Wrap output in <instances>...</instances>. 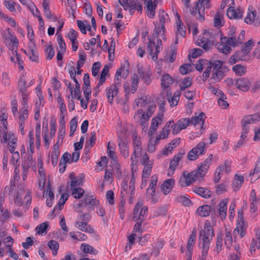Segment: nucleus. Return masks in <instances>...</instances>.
I'll return each instance as SVG.
<instances>
[{
  "instance_id": "obj_1",
  "label": "nucleus",
  "mask_w": 260,
  "mask_h": 260,
  "mask_svg": "<svg viewBox=\"0 0 260 260\" xmlns=\"http://www.w3.org/2000/svg\"><path fill=\"white\" fill-rule=\"evenodd\" d=\"M212 160V154H210L196 170L190 172L186 176L184 171L183 172L184 177L180 178L179 182V185L181 187L187 186L190 185L191 182L197 180L199 177L203 178L208 170Z\"/></svg>"
},
{
  "instance_id": "obj_2",
  "label": "nucleus",
  "mask_w": 260,
  "mask_h": 260,
  "mask_svg": "<svg viewBox=\"0 0 260 260\" xmlns=\"http://www.w3.org/2000/svg\"><path fill=\"white\" fill-rule=\"evenodd\" d=\"M214 236V229L208 220H206L204 224V229L201 230L199 234V240L203 242L202 249L205 255L208 252L210 243Z\"/></svg>"
},
{
  "instance_id": "obj_3",
  "label": "nucleus",
  "mask_w": 260,
  "mask_h": 260,
  "mask_svg": "<svg viewBox=\"0 0 260 260\" xmlns=\"http://www.w3.org/2000/svg\"><path fill=\"white\" fill-rule=\"evenodd\" d=\"M118 147L120 154L124 158H127L129 156V150L128 143V141L126 138H125V135H122V134L118 135Z\"/></svg>"
},
{
  "instance_id": "obj_4",
  "label": "nucleus",
  "mask_w": 260,
  "mask_h": 260,
  "mask_svg": "<svg viewBox=\"0 0 260 260\" xmlns=\"http://www.w3.org/2000/svg\"><path fill=\"white\" fill-rule=\"evenodd\" d=\"M205 143H199L195 147L193 148L187 154V158L190 160H195L199 155L203 154L205 150Z\"/></svg>"
},
{
  "instance_id": "obj_5",
  "label": "nucleus",
  "mask_w": 260,
  "mask_h": 260,
  "mask_svg": "<svg viewBox=\"0 0 260 260\" xmlns=\"http://www.w3.org/2000/svg\"><path fill=\"white\" fill-rule=\"evenodd\" d=\"M210 0H198L195 3V6L198 7L200 5V9L199 10V17L197 19L202 22L205 20V10L209 9L210 7Z\"/></svg>"
},
{
  "instance_id": "obj_6",
  "label": "nucleus",
  "mask_w": 260,
  "mask_h": 260,
  "mask_svg": "<svg viewBox=\"0 0 260 260\" xmlns=\"http://www.w3.org/2000/svg\"><path fill=\"white\" fill-rule=\"evenodd\" d=\"M185 152L184 149H181L179 152L175 154L170 161L169 170L173 174L175 170L178 166L179 161L183 158Z\"/></svg>"
},
{
  "instance_id": "obj_7",
  "label": "nucleus",
  "mask_w": 260,
  "mask_h": 260,
  "mask_svg": "<svg viewBox=\"0 0 260 260\" xmlns=\"http://www.w3.org/2000/svg\"><path fill=\"white\" fill-rule=\"evenodd\" d=\"M119 88L116 84H112L107 88L106 91V94L108 101V102L112 105L114 97L116 96L118 93Z\"/></svg>"
},
{
  "instance_id": "obj_8",
  "label": "nucleus",
  "mask_w": 260,
  "mask_h": 260,
  "mask_svg": "<svg viewBox=\"0 0 260 260\" xmlns=\"http://www.w3.org/2000/svg\"><path fill=\"white\" fill-rule=\"evenodd\" d=\"M250 82L245 78H239L235 80V86L239 89L246 91L249 89Z\"/></svg>"
},
{
  "instance_id": "obj_9",
  "label": "nucleus",
  "mask_w": 260,
  "mask_h": 260,
  "mask_svg": "<svg viewBox=\"0 0 260 260\" xmlns=\"http://www.w3.org/2000/svg\"><path fill=\"white\" fill-rule=\"evenodd\" d=\"M175 184V180L173 178L167 179L161 185L162 192L165 195L169 194L172 190Z\"/></svg>"
},
{
  "instance_id": "obj_10",
  "label": "nucleus",
  "mask_w": 260,
  "mask_h": 260,
  "mask_svg": "<svg viewBox=\"0 0 260 260\" xmlns=\"http://www.w3.org/2000/svg\"><path fill=\"white\" fill-rule=\"evenodd\" d=\"M227 16L230 19H240L242 17V12L239 8L235 10L234 7L231 6L227 10Z\"/></svg>"
},
{
  "instance_id": "obj_11",
  "label": "nucleus",
  "mask_w": 260,
  "mask_h": 260,
  "mask_svg": "<svg viewBox=\"0 0 260 260\" xmlns=\"http://www.w3.org/2000/svg\"><path fill=\"white\" fill-rule=\"evenodd\" d=\"M193 191L201 197L208 199L211 197L212 191L207 188L202 187H194Z\"/></svg>"
},
{
  "instance_id": "obj_12",
  "label": "nucleus",
  "mask_w": 260,
  "mask_h": 260,
  "mask_svg": "<svg viewBox=\"0 0 260 260\" xmlns=\"http://www.w3.org/2000/svg\"><path fill=\"white\" fill-rule=\"evenodd\" d=\"M69 178L71 180L70 183L71 189L77 188L76 186L81 185L82 184L83 177L81 176L75 177L74 173H72L69 175Z\"/></svg>"
},
{
  "instance_id": "obj_13",
  "label": "nucleus",
  "mask_w": 260,
  "mask_h": 260,
  "mask_svg": "<svg viewBox=\"0 0 260 260\" xmlns=\"http://www.w3.org/2000/svg\"><path fill=\"white\" fill-rule=\"evenodd\" d=\"M250 175L252 176L251 178V182L256 181L260 178V157L257 159L256 162L255 164V167L253 170V173H250Z\"/></svg>"
},
{
  "instance_id": "obj_14",
  "label": "nucleus",
  "mask_w": 260,
  "mask_h": 260,
  "mask_svg": "<svg viewBox=\"0 0 260 260\" xmlns=\"http://www.w3.org/2000/svg\"><path fill=\"white\" fill-rule=\"evenodd\" d=\"M197 212L201 217L208 216L211 212V207L208 205H204L199 207Z\"/></svg>"
},
{
  "instance_id": "obj_15",
  "label": "nucleus",
  "mask_w": 260,
  "mask_h": 260,
  "mask_svg": "<svg viewBox=\"0 0 260 260\" xmlns=\"http://www.w3.org/2000/svg\"><path fill=\"white\" fill-rule=\"evenodd\" d=\"M137 70L141 79L143 80L147 85L149 84L151 81V73H149L148 72L144 71L143 67L138 68Z\"/></svg>"
},
{
  "instance_id": "obj_16",
  "label": "nucleus",
  "mask_w": 260,
  "mask_h": 260,
  "mask_svg": "<svg viewBox=\"0 0 260 260\" xmlns=\"http://www.w3.org/2000/svg\"><path fill=\"white\" fill-rule=\"evenodd\" d=\"M244 181V178L242 176L236 174L235 176L234 180L232 184L233 190L235 192L239 190L243 184Z\"/></svg>"
},
{
  "instance_id": "obj_17",
  "label": "nucleus",
  "mask_w": 260,
  "mask_h": 260,
  "mask_svg": "<svg viewBox=\"0 0 260 260\" xmlns=\"http://www.w3.org/2000/svg\"><path fill=\"white\" fill-rule=\"evenodd\" d=\"M150 183L149 188L147 189V193L150 194L151 197L154 196L155 192V186L157 182V176L156 175L151 177Z\"/></svg>"
},
{
  "instance_id": "obj_18",
  "label": "nucleus",
  "mask_w": 260,
  "mask_h": 260,
  "mask_svg": "<svg viewBox=\"0 0 260 260\" xmlns=\"http://www.w3.org/2000/svg\"><path fill=\"white\" fill-rule=\"evenodd\" d=\"M242 120L248 124L255 123L260 121V113L247 115Z\"/></svg>"
},
{
  "instance_id": "obj_19",
  "label": "nucleus",
  "mask_w": 260,
  "mask_h": 260,
  "mask_svg": "<svg viewBox=\"0 0 260 260\" xmlns=\"http://www.w3.org/2000/svg\"><path fill=\"white\" fill-rule=\"evenodd\" d=\"M228 200H222L219 204V213L221 218L225 219L226 216Z\"/></svg>"
},
{
  "instance_id": "obj_20",
  "label": "nucleus",
  "mask_w": 260,
  "mask_h": 260,
  "mask_svg": "<svg viewBox=\"0 0 260 260\" xmlns=\"http://www.w3.org/2000/svg\"><path fill=\"white\" fill-rule=\"evenodd\" d=\"M177 202L181 203L184 206L189 207L193 205L192 201L188 198L187 195L178 196L176 198Z\"/></svg>"
},
{
  "instance_id": "obj_21",
  "label": "nucleus",
  "mask_w": 260,
  "mask_h": 260,
  "mask_svg": "<svg viewBox=\"0 0 260 260\" xmlns=\"http://www.w3.org/2000/svg\"><path fill=\"white\" fill-rule=\"evenodd\" d=\"M80 249L84 253H89L91 254L96 255L98 251L93 247L87 243H82L80 246Z\"/></svg>"
},
{
  "instance_id": "obj_22",
  "label": "nucleus",
  "mask_w": 260,
  "mask_h": 260,
  "mask_svg": "<svg viewBox=\"0 0 260 260\" xmlns=\"http://www.w3.org/2000/svg\"><path fill=\"white\" fill-rule=\"evenodd\" d=\"M173 83L172 77L168 74L164 75L161 78V85L163 88L169 87Z\"/></svg>"
},
{
  "instance_id": "obj_23",
  "label": "nucleus",
  "mask_w": 260,
  "mask_h": 260,
  "mask_svg": "<svg viewBox=\"0 0 260 260\" xmlns=\"http://www.w3.org/2000/svg\"><path fill=\"white\" fill-rule=\"evenodd\" d=\"M206 118L205 113L204 112L200 113L198 116L192 117L191 119H189L190 123L196 125L197 124L199 123L201 121L204 123V121Z\"/></svg>"
},
{
  "instance_id": "obj_24",
  "label": "nucleus",
  "mask_w": 260,
  "mask_h": 260,
  "mask_svg": "<svg viewBox=\"0 0 260 260\" xmlns=\"http://www.w3.org/2000/svg\"><path fill=\"white\" fill-rule=\"evenodd\" d=\"M26 81L24 79V76L20 77L19 79L18 87V90L22 94H24L26 93L27 86H26Z\"/></svg>"
},
{
  "instance_id": "obj_25",
  "label": "nucleus",
  "mask_w": 260,
  "mask_h": 260,
  "mask_svg": "<svg viewBox=\"0 0 260 260\" xmlns=\"http://www.w3.org/2000/svg\"><path fill=\"white\" fill-rule=\"evenodd\" d=\"M215 46L220 52L225 55L229 54L232 50L230 46L223 44V43H217Z\"/></svg>"
},
{
  "instance_id": "obj_26",
  "label": "nucleus",
  "mask_w": 260,
  "mask_h": 260,
  "mask_svg": "<svg viewBox=\"0 0 260 260\" xmlns=\"http://www.w3.org/2000/svg\"><path fill=\"white\" fill-rule=\"evenodd\" d=\"M28 47L30 50V53H28V54L29 59L32 61L38 62H39L38 53L37 52H36L34 50V48H35L36 46L34 47V45L29 44Z\"/></svg>"
},
{
  "instance_id": "obj_27",
  "label": "nucleus",
  "mask_w": 260,
  "mask_h": 260,
  "mask_svg": "<svg viewBox=\"0 0 260 260\" xmlns=\"http://www.w3.org/2000/svg\"><path fill=\"white\" fill-rule=\"evenodd\" d=\"M232 70L239 76H242L246 73V68L240 64L234 66Z\"/></svg>"
},
{
  "instance_id": "obj_28",
  "label": "nucleus",
  "mask_w": 260,
  "mask_h": 260,
  "mask_svg": "<svg viewBox=\"0 0 260 260\" xmlns=\"http://www.w3.org/2000/svg\"><path fill=\"white\" fill-rule=\"evenodd\" d=\"M96 140V133L95 131L92 132L90 133V138L85 143V149L88 148L89 149L91 148L95 143Z\"/></svg>"
},
{
  "instance_id": "obj_29",
  "label": "nucleus",
  "mask_w": 260,
  "mask_h": 260,
  "mask_svg": "<svg viewBox=\"0 0 260 260\" xmlns=\"http://www.w3.org/2000/svg\"><path fill=\"white\" fill-rule=\"evenodd\" d=\"M225 76L223 70L213 71L211 79H214L215 82H219Z\"/></svg>"
},
{
  "instance_id": "obj_30",
  "label": "nucleus",
  "mask_w": 260,
  "mask_h": 260,
  "mask_svg": "<svg viewBox=\"0 0 260 260\" xmlns=\"http://www.w3.org/2000/svg\"><path fill=\"white\" fill-rule=\"evenodd\" d=\"M153 162L150 164H146L143 170L142 178L146 179L148 178L151 174Z\"/></svg>"
},
{
  "instance_id": "obj_31",
  "label": "nucleus",
  "mask_w": 260,
  "mask_h": 260,
  "mask_svg": "<svg viewBox=\"0 0 260 260\" xmlns=\"http://www.w3.org/2000/svg\"><path fill=\"white\" fill-rule=\"evenodd\" d=\"M222 236L221 232L218 233L217 234L215 249L217 253L220 252L222 249Z\"/></svg>"
},
{
  "instance_id": "obj_32",
  "label": "nucleus",
  "mask_w": 260,
  "mask_h": 260,
  "mask_svg": "<svg viewBox=\"0 0 260 260\" xmlns=\"http://www.w3.org/2000/svg\"><path fill=\"white\" fill-rule=\"evenodd\" d=\"M77 123L78 119L77 117H74L71 120L70 122V131L69 135L70 137H72L76 131L77 127Z\"/></svg>"
},
{
  "instance_id": "obj_33",
  "label": "nucleus",
  "mask_w": 260,
  "mask_h": 260,
  "mask_svg": "<svg viewBox=\"0 0 260 260\" xmlns=\"http://www.w3.org/2000/svg\"><path fill=\"white\" fill-rule=\"evenodd\" d=\"M177 25V30L176 35H180L182 38H184L186 35V31L184 29L185 26L181 20H179V22H176Z\"/></svg>"
},
{
  "instance_id": "obj_34",
  "label": "nucleus",
  "mask_w": 260,
  "mask_h": 260,
  "mask_svg": "<svg viewBox=\"0 0 260 260\" xmlns=\"http://www.w3.org/2000/svg\"><path fill=\"white\" fill-rule=\"evenodd\" d=\"M71 190L72 191V194L74 195V198L77 199L81 198L84 193V190L80 187Z\"/></svg>"
},
{
  "instance_id": "obj_35",
  "label": "nucleus",
  "mask_w": 260,
  "mask_h": 260,
  "mask_svg": "<svg viewBox=\"0 0 260 260\" xmlns=\"http://www.w3.org/2000/svg\"><path fill=\"white\" fill-rule=\"evenodd\" d=\"M162 46V41L160 39L157 38V45H155V52H154L153 55H152V59L153 60H156L158 58V54L160 51V49Z\"/></svg>"
},
{
  "instance_id": "obj_36",
  "label": "nucleus",
  "mask_w": 260,
  "mask_h": 260,
  "mask_svg": "<svg viewBox=\"0 0 260 260\" xmlns=\"http://www.w3.org/2000/svg\"><path fill=\"white\" fill-rule=\"evenodd\" d=\"M138 76L136 74H134L132 77V81L131 85V92L134 93L136 92L138 84L139 83Z\"/></svg>"
},
{
  "instance_id": "obj_37",
  "label": "nucleus",
  "mask_w": 260,
  "mask_h": 260,
  "mask_svg": "<svg viewBox=\"0 0 260 260\" xmlns=\"http://www.w3.org/2000/svg\"><path fill=\"white\" fill-rule=\"evenodd\" d=\"M149 42L148 43L147 45V50L149 52V54L152 57V55L154 54L153 52V48L155 46V39L154 38L150 37V38H148Z\"/></svg>"
},
{
  "instance_id": "obj_38",
  "label": "nucleus",
  "mask_w": 260,
  "mask_h": 260,
  "mask_svg": "<svg viewBox=\"0 0 260 260\" xmlns=\"http://www.w3.org/2000/svg\"><path fill=\"white\" fill-rule=\"evenodd\" d=\"M133 146L134 149L141 150L142 142L140 141V138L137 136L135 133L133 135Z\"/></svg>"
},
{
  "instance_id": "obj_39",
  "label": "nucleus",
  "mask_w": 260,
  "mask_h": 260,
  "mask_svg": "<svg viewBox=\"0 0 260 260\" xmlns=\"http://www.w3.org/2000/svg\"><path fill=\"white\" fill-rule=\"evenodd\" d=\"M45 52L47 54L46 58L48 60L52 59L55 54V50L51 45L46 46Z\"/></svg>"
},
{
  "instance_id": "obj_40",
  "label": "nucleus",
  "mask_w": 260,
  "mask_h": 260,
  "mask_svg": "<svg viewBox=\"0 0 260 260\" xmlns=\"http://www.w3.org/2000/svg\"><path fill=\"white\" fill-rule=\"evenodd\" d=\"M177 124L179 127H181V129L186 128L188 125L190 123L189 118H182L177 122Z\"/></svg>"
},
{
  "instance_id": "obj_41",
  "label": "nucleus",
  "mask_w": 260,
  "mask_h": 260,
  "mask_svg": "<svg viewBox=\"0 0 260 260\" xmlns=\"http://www.w3.org/2000/svg\"><path fill=\"white\" fill-rule=\"evenodd\" d=\"M57 40L60 50L63 53H65L66 51V45L61 34L57 35Z\"/></svg>"
},
{
  "instance_id": "obj_42",
  "label": "nucleus",
  "mask_w": 260,
  "mask_h": 260,
  "mask_svg": "<svg viewBox=\"0 0 260 260\" xmlns=\"http://www.w3.org/2000/svg\"><path fill=\"white\" fill-rule=\"evenodd\" d=\"M192 51V54H190V53L188 55V58L190 62L192 61L190 59V57H192L193 58H195L201 55L203 52V51L200 48H194L193 49L191 50L190 51Z\"/></svg>"
},
{
  "instance_id": "obj_43",
  "label": "nucleus",
  "mask_w": 260,
  "mask_h": 260,
  "mask_svg": "<svg viewBox=\"0 0 260 260\" xmlns=\"http://www.w3.org/2000/svg\"><path fill=\"white\" fill-rule=\"evenodd\" d=\"M206 62H208V60L205 59H199L195 65L196 69L198 71L202 72Z\"/></svg>"
},
{
  "instance_id": "obj_44",
  "label": "nucleus",
  "mask_w": 260,
  "mask_h": 260,
  "mask_svg": "<svg viewBox=\"0 0 260 260\" xmlns=\"http://www.w3.org/2000/svg\"><path fill=\"white\" fill-rule=\"evenodd\" d=\"M48 225L47 222H43L40 224L39 225L37 226L36 228V231H37V233L39 234L47 233V229L48 228Z\"/></svg>"
},
{
  "instance_id": "obj_45",
  "label": "nucleus",
  "mask_w": 260,
  "mask_h": 260,
  "mask_svg": "<svg viewBox=\"0 0 260 260\" xmlns=\"http://www.w3.org/2000/svg\"><path fill=\"white\" fill-rule=\"evenodd\" d=\"M57 102L59 104V109L60 111L62 114L67 111L66 106L64 103L63 99L61 97V95L60 93L58 94L57 97Z\"/></svg>"
},
{
  "instance_id": "obj_46",
  "label": "nucleus",
  "mask_w": 260,
  "mask_h": 260,
  "mask_svg": "<svg viewBox=\"0 0 260 260\" xmlns=\"http://www.w3.org/2000/svg\"><path fill=\"white\" fill-rule=\"evenodd\" d=\"M165 244V242L162 240L158 239L155 245V247H154V250H155V256H157L159 253V250L162 248L164 245Z\"/></svg>"
},
{
  "instance_id": "obj_47",
  "label": "nucleus",
  "mask_w": 260,
  "mask_h": 260,
  "mask_svg": "<svg viewBox=\"0 0 260 260\" xmlns=\"http://www.w3.org/2000/svg\"><path fill=\"white\" fill-rule=\"evenodd\" d=\"M248 123H245V121L243 120H241V126L242 127V131L241 133V135L240 136L241 138L245 139L247 137V134L249 132V128L247 126Z\"/></svg>"
},
{
  "instance_id": "obj_48",
  "label": "nucleus",
  "mask_w": 260,
  "mask_h": 260,
  "mask_svg": "<svg viewBox=\"0 0 260 260\" xmlns=\"http://www.w3.org/2000/svg\"><path fill=\"white\" fill-rule=\"evenodd\" d=\"M47 245L50 249L55 252V254H57V250L59 248V244L57 241L50 240L48 242Z\"/></svg>"
},
{
  "instance_id": "obj_49",
  "label": "nucleus",
  "mask_w": 260,
  "mask_h": 260,
  "mask_svg": "<svg viewBox=\"0 0 260 260\" xmlns=\"http://www.w3.org/2000/svg\"><path fill=\"white\" fill-rule=\"evenodd\" d=\"M250 52L249 50L246 49L245 47H242L241 51L235 52L236 54H238V57L241 58V60H244V57Z\"/></svg>"
},
{
  "instance_id": "obj_50",
  "label": "nucleus",
  "mask_w": 260,
  "mask_h": 260,
  "mask_svg": "<svg viewBox=\"0 0 260 260\" xmlns=\"http://www.w3.org/2000/svg\"><path fill=\"white\" fill-rule=\"evenodd\" d=\"M191 64L190 63H185L181 65L179 68V72L182 75H186L191 71H188V68L191 67Z\"/></svg>"
},
{
  "instance_id": "obj_51",
  "label": "nucleus",
  "mask_w": 260,
  "mask_h": 260,
  "mask_svg": "<svg viewBox=\"0 0 260 260\" xmlns=\"http://www.w3.org/2000/svg\"><path fill=\"white\" fill-rule=\"evenodd\" d=\"M232 237L230 231H227V230H225V238L224 244L227 247H230L232 245Z\"/></svg>"
},
{
  "instance_id": "obj_52",
  "label": "nucleus",
  "mask_w": 260,
  "mask_h": 260,
  "mask_svg": "<svg viewBox=\"0 0 260 260\" xmlns=\"http://www.w3.org/2000/svg\"><path fill=\"white\" fill-rule=\"evenodd\" d=\"M151 235L149 234H147L144 236H140L139 240V244L141 246H144L146 244L147 242L150 239Z\"/></svg>"
},
{
  "instance_id": "obj_53",
  "label": "nucleus",
  "mask_w": 260,
  "mask_h": 260,
  "mask_svg": "<svg viewBox=\"0 0 260 260\" xmlns=\"http://www.w3.org/2000/svg\"><path fill=\"white\" fill-rule=\"evenodd\" d=\"M228 185L225 183H221L220 184L217 185L216 186V193L217 194L219 195L220 194H222L223 192L226 191V188Z\"/></svg>"
},
{
  "instance_id": "obj_54",
  "label": "nucleus",
  "mask_w": 260,
  "mask_h": 260,
  "mask_svg": "<svg viewBox=\"0 0 260 260\" xmlns=\"http://www.w3.org/2000/svg\"><path fill=\"white\" fill-rule=\"evenodd\" d=\"M68 197L69 196L67 194L62 193L61 195V197L58 203V206L59 210L62 209V208H63L64 204H65L66 202L67 201L68 199Z\"/></svg>"
},
{
  "instance_id": "obj_55",
  "label": "nucleus",
  "mask_w": 260,
  "mask_h": 260,
  "mask_svg": "<svg viewBox=\"0 0 260 260\" xmlns=\"http://www.w3.org/2000/svg\"><path fill=\"white\" fill-rule=\"evenodd\" d=\"M143 206V203L142 202H138V203L135 205L134 211H133V219H135L136 217L139 214L140 210L141 209L142 206Z\"/></svg>"
},
{
  "instance_id": "obj_56",
  "label": "nucleus",
  "mask_w": 260,
  "mask_h": 260,
  "mask_svg": "<svg viewBox=\"0 0 260 260\" xmlns=\"http://www.w3.org/2000/svg\"><path fill=\"white\" fill-rule=\"evenodd\" d=\"M27 32H28V37L29 38V40L31 43V44L34 45V47H35L36 46L35 41L34 39V31H33L32 28L31 26L28 25L27 26Z\"/></svg>"
},
{
  "instance_id": "obj_57",
  "label": "nucleus",
  "mask_w": 260,
  "mask_h": 260,
  "mask_svg": "<svg viewBox=\"0 0 260 260\" xmlns=\"http://www.w3.org/2000/svg\"><path fill=\"white\" fill-rule=\"evenodd\" d=\"M28 137L29 138V149L31 153L34 152V138L32 129L29 132Z\"/></svg>"
},
{
  "instance_id": "obj_58",
  "label": "nucleus",
  "mask_w": 260,
  "mask_h": 260,
  "mask_svg": "<svg viewBox=\"0 0 260 260\" xmlns=\"http://www.w3.org/2000/svg\"><path fill=\"white\" fill-rule=\"evenodd\" d=\"M167 96L168 101L170 103V106L172 107L177 105L178 102L179 101L178 100L177 98H176L173 96H171V93H170V95L169 94V93H167Z\"/></svg>"
},
{
  "instance_id": "obj_59",
  "label": "nucleus",
  "mask_w": 260,
  "mask_h": 260,
  "mask_svg": "<svg viewBox=\"0 0 260 260\" xmlns=\"http://www.w3.org/2000/svg\"><path fill=\"white\" fill-rule=\"evenodd\" d=\"M101 67L100 62H95L93 64L92 67V74L93 76L95 77L98 75Z\"/></svg>"
},
{
  "instance_id": "obj_60",
  "label": "nucleus",
  "mask_w": 260,
  "mask_h": 260,
  "mask_svg": "<svg viewBox=\"0 0 260 260\" xmlns=\"http://www.w3.org/2000/svg\"><path fill=\"white\" fill-rule=\"evenodd\" d=\"M56 120L52 118L50 121V137L52 138L54 137L56 133Z\"/></svg>"
},
{
  "instance_id": "obj_61",
  "label": "nucleus",
  "mask_w": 260,
  "mask_h": 260,
  "mask_svg": "<svg viewBox=\"0 0 260 260\" xmlns=\"http://www.w3.org/2000/svg\"><path fill=\"white\" fill-rule=\"evenodd\" d=\"M83 9L85 13L89 17H91L92 13V8L91 5L89 3H85L84 4Z\"/></svg>"
},
{
  "instance_id": "obj_62",
  "label": "nucleus",
  "mask_w": 260,
  "mask_h": 260,
  "mask_svg": "<svg viewBox=\"0 0 260 260\" xmlns=\"http://www.w3.org/2000/svg\"><path fill=\"white\" fill-rule=\"evenodd\" d=\"M79 219L81 222H89L90 220V215L89 213H84L83 211H80Z\"/></svg>"
},
{
  "instance_id": "obj_63",
  "label": "nucleus",
  "mask_w": 260,
  "mask_h": 260,
  "mask_svg": "<svg viewBox=\"0 0 260 260\" xmlns=\"http://www.w3.org/2000/svg\"><path fill=\"white\" fill-rule=\"evenodd\" d=\"M106 198L108 201L109 204L113 205L114 203V194L112 190H109L106 192Z\"/></svg>"
},
{
  "instance_id": "obj_64",
  "label": "nucleus",
  "mask_w": 260,
  "mask_h": 260,
  "mask_svg": "<svg viewBox=\"0 0 260 260\" xmlns=\"http://www.w3.org/2000/svg\"><path fill=\"white\" fill-rule=\"evenodd\" d=\"M78 32L73 28H70L68 37L71 42L77 40Z\"/></svg>"
}]
</instances>
